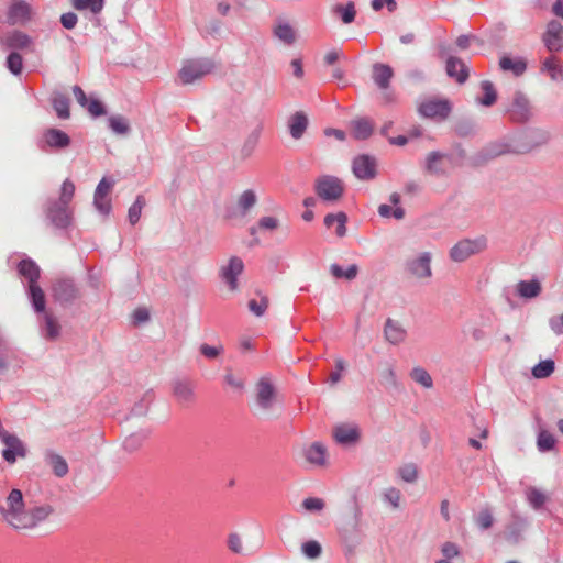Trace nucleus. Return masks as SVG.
I'll list each match as a JSON object with an SVG mask.
<instances>
[{
  "mask_svg": "<svg viewBox=\"0 0 563 563\" xmlns=\"http://www.w3.org/2000/svg\"><path fill=\"white\" fill-rule=\"evenodd\" d=\"M54 512L48 504L25 507L23 494L20 489L13 488L5 498L4 505L0 506V514L3 521L12 529L33 530L45 522Z\"/></svg>",
  "mask_w": 563,
  "mask_h": 563,
  "instance_id": "1",
  "label": "nucleus"
},
{
  "mask_svg": "<svg viewBox=\"0 0 563 563\" xmlns=\"http://www.w3.org/2000/svg\"><path fill=\"white\" fill-rule=\"evenodd\" d=\"M277 407V388L269 376H262L254 386L252 412L258 419L272 420L278 416L276 415Z\"/></svg>",
  "mask_w": 563,
  "mask_h": 563,
  "instance_id": "2",
  "label": "nucleus"
},
{
  "mask_svg": "<svg viewBox=\"0 0 563 563\" xmlns=\"http://www.w3.org/2000/svg\"><path fill=\"white\" fill-rule=\"evenodd\" d=\"M505 112L509 115L510 120L516 123H527L533 115L530 99L520 90L514 92L509 103L505 108Z\"/></svg>",
  "mask_w": 563,
  "mask_h": 563,
  "instance_id": "3",
  "label": "nucleus"
},
{
  "mask_svg": "<svg viewBox=\"0 0 563 563\" xmlns=\"http://www.w3.org/2000/svg\"><path fill=\"white\" fill-rule=\"evenodd\" d=\"M213 69L214 63L210 58L189 59L184 63L178 76L184 85H190L210 74Z\"/></svg>",
  "mask_w": 563,
  "mask_h": 563,
  "instance_id": "4",
  "label": "nucleus"
},
{
  "mask_svg": "<svg viewBox=\"0 0 563 563\" xmlns=\"http://www.w3.org/2000/svg\"><path fill=\"white\" fill-rule=\"evenodd\" d=\"M314 190L321 200L333 202L343 196L344 186L340 178L332 175H323L317 178Z\"/></svg>",
  "mask_w": 563,
  "mask_h": 563,
  "instance_id": "5",
  "label": "nucleus"
},
{
  "mask_svg": "<svg viewBox=\"0 0 563 563\" xmlns=\"http://www.w3.org/2000/svg\"><path fill=\"white\" fill-rule=\"evenodd\" d=\"M487 247V240L485 236L475 239H464L454 244L450 250V258L453 262L461 263L466 261L472 255L483 252Z\"/></svg>",
  "mask_w": 563,
  "mask_h": 563,
  "instance_id": "6",
  "label": "nucleus"
},
{
  "mask_svg": "<svg viewBox=\"0 0 563 563\" xmlns=\"http://www.w3.org/2000/svg\"><path fill=\"white\" fill-rule=\"evenodd\" d=\"M0 441L4 444L2 457L9 464H14L16 460L24 459L27 455L25 443L14 433L9 431H0Z\"/></svg>",
  "mask_w": 563,
  "mask_h": 563,
  "instance_id": "7",
  "label": "nucleus"
},
{
  "mask_svg": "<svg viewBox=\"0 0 563 563\" xmlns=\"http://www.w3.org/2000/svg\"><path fill=\"white\" fill-rule=\"evenodd\" d=\"M45 214L56 229L65 230L71 225L73 211L68 205L49 200L45 208Z\"/></svg>",
  "mask_w": 563,
  "mask_h": 563,
  "instance_id": "8",
  "label": "nucleus"
},
{
  "mask_svg": "<svg viewBox=\"0 0 563 563\" xmlns=\"http://www.w3.org/2000/svg\"><path fill=\"white\" fill-rule=\"evenodd\" d=\"M452 111V106L446 99H427L418 107V112L422 118L443 121Z\"/></svg>",
  "mask_w": 563,
  "mask_h": 563,
  "instance_id": "9",
  "label": "nucleus"
},
{
  "mask_svg": "<svg viewBox=\"0 0 563 563\" xmlns=\"http://www.w3.org/2000/svg\"><path fill=\"white\" fill-rule=\"evenodd\" d=\"M431 260L430 252H422L418 256L407 260L405 269L416 279H428L432 276Z\"/></svg>",
  "mask_w": 563,
  "mask_h": 563,
  "instance_id": "10",
  "label": "nucleus"
},
{
  "mask_svg": "<svg viewBox=\"0 0 563 563\" xmlns=\"http://www.w3.org/2000/svg\"><path fill=\"white\" fill-rule=\"evenodd\" d=\"M53 297L60 305H70L79 296L80 291L71 278H59L53 284Z\"/></svg>",
  "mask_w": 563,
  "mask_h": 563,
  "instance_id": "11",
  "label": "nucleus"
},
{
  "mask_svg": "<svg viewBox=\"0 0 563 563\" xmlns=\"http://www.w3.org/2000/svg\"><path fill=\"white\" fill-rule=\"evenodd\" d=\"M173 397L180 405H190L196 400L195 383L187 377H176L170 382Z\"/></svg>",
  "mask_w": 563,
  "mask_h": 563,
  "instance_id": "12",
  "label": "nucleus"
},
{
  "mask_svg": "<svg viewBox=\"0 0 563 563\" xmlns=\"http://www.w3.org/2000/svg\"><path fill=\"white\" fill-rule=\"evenodd\" d=\"M544 46L550 53H556L563 49V24L556 20H551L547 24V30L542 35Z\"/></svg>",
  "mask_w": 563,
  "mask_h": 563,
  "instance_id": "13",
  "label": "nucleus"
},
{
  "mask_svg": "<svg viewBox=\"0 0 563 563\" xmlns=\"http://www.w3.org/2000/svg\"><path fill=\"white\" fill-rule=\"evenodd\" d=\"M243 269V261L238 256H232L229 263L220 268L219 275L231 291H235L239 288L238 277L242 274Z\"/></svg>",
  "mask_w": 563,
  "mask_h": 563,
  "instance_id": "14",
  "label": "nucleus"
},
{
  "mask_svg": "<svg viewBox=\"0 0 563 563\" xmlns=\"http://www.w3.org/2000/svg\"><path fill=\"white\" fill-rule=\"evenodd\" d=\"M353 174L360 180H369L376 176V159L367 154H362L353 159Z\"/></svg>",
  "mask_w": 563,
  "mask_h": 563,
  "instance_id": "15",
  "label": "nucleus"
},
{
  "mask_svg": "<svg viewBox=\"0 0 563 563\" xmlns=\"http://www.w3.org/2000/svg\"><path fill=\"white\" fill-rule=\"evenodd\" d=\"M114 181L111 179H108L103 177L99 184L97 185V188L95 190L93 195V206L103 216H108L111 211V202L107 198L109 191L113 187Z\"/></svg>",
  "mask_w": 563,
  "mask_h": 563,
  "instance_id": "16",
  "label": "nucleus"
},
{
  "mask_svg": "<svg viewBox=\"0 0 563 563\" xmlns=\"http://www.w3.org/2000/svg\"><path fill=\"white\" fill-rule=\"evenodd\" d=\"M42 142V150H44L45 146L53 150H64L70 145V137L66 132L59 129L49 128L43 132Z\"/></svg>",
  "mask_w": 563,
  "mask_h": 563,
  "instance_id": "17",
  "label": "nucleus"
},
{
  "mask_svg": "<svg viewBox=\"0 0 563 563\" xmlns=\"http://www.w3.org/2000/svg\"><path fill=\"white\" fill-rule=\"evenodd\" d=\"M32 16L31 5L23 0H15L8 10V23L10 25H25Z\"/></svg>",
  "mask_w": 563,
  "mask_h": 563,
  "instance_id": "18",
  "label": "nucleus"
},
{
  "mask_svg": "<svg viewBox=\"0 0 563 563\" xmlns=\"http://www.w3.org/2000/svg\"><path fill=\"white\" fill-rule=\"evenodd\" d=\"M2 43L12 49H21L26 52H34L33 38L22 31H12L3 40Z\"/></svg>",
  "mask_w": 563,
  "mask_h": 563,
  "instance_id": "19",
  "label": "nucleus"
},
{
  "mask_svg": "<svg viewBox=\"0 0 563 563\" xmlns=\"http://www.w3.org/2000/svg\"><path fill=\"white\" fill-rule=\"evenodd\" d=\"M303 456L306 461L317 467H323L327 465L328 452L327 448L321 442H313L303 449Z\"/></svg>",
  "mask_w": 563,
  "mask_h": 563,
  "instance_id": "20",
  "label": "nucleus"
},
{
  "mask_svg": "<svg viewBox=\"0 0 563 563\" xmlns=\"http://www.w3.org/2000/svg\"><path fill=\"white\" fill-rule=\"evenodd\" d=\"M445 71L450 78H454L459 84H464L470 75L466 64L461 58L455 56L448 57Z\"/></svg>",
  "mask_w": 563,
  "mask_h": 563,
  "instance_id": "21",
  "label": "nucleus"
},
{
  "mask_svg": "<svg viewBox=\"0 0 563 563\" xmlns=\"http://www.w3.org/2000/svg\"><path fill=\"white\" fill-rule=\"evenodd\" d=\"M333 438L341 445H351L358 441L360 432L354 426L339 424L333 429Z\"/></svg>",
  "mask_w": 563,
  "mask_h": 563,
  "instance_id": "22",
  "label": "nucleus"
},
{
  "mask_svg": "<svg viewBox=\"0 0 563 563\" xmlns=\"http://www.w3.org/2000/svg\"><path fill=\"white\" fill-rule=\"evenodd\" d=\"M384 334L390 344L397 345L405 341L407 333L399 322L388 318L385 323Z\"/></svg>",
  "mask_w": 563,
  "mask_h": 563,
  "instance_id": "23",
  "label": "nucleus"
},
{
  "mask_svg": "<svg viewBox=\"0 0 563 563\" xmlns=\"http://www.w3.org/2000/svg\"><path fill=\"white\" fill-rule=\"evenodd\" d=\"M288 128L292 139H301L308 128V117L302 111L295 112L288 120Z\"/></svg>",
  "mask_w": 563,
  "mask_h": 563,
  "instance_id": "24",
  "label": "nucleus"
},
{
  "mask_svg": "<svg viewBox=\"0 0 563 563\" xmlns=\"http://www.w3.org/2000/svg\"><path fill=\"white\" fill-rule=\"evenodd\" d=\"M394 71L390 66L386 64H374L373 66V80L379 89H387Z\"/></svg>",
  "mask_w": 563,
  "mask_h": 563,
  "instance_id": "25",
  "label": "nucleus"
},
{
  "mask_svg": "<svg viewBox=\"0 0 563 563\" xmlns=\"http://www.w3.org/2000/svg\"><path fill=\"white\" fill-rule=\"evenodd\" d=\"M45 462L52 467L53 473L57 477H64L67 475L69 468L66 460L54 451L45 452Z\"/></svg>",
  "mask_w": 563,
  "mask_h": 563,
  "instance_id": "26",
  "label": "nucleus"
},
{
  "mask_svg": "<svg viewBox=\"0 0 563 563\" xmlns=\"http://www.w3.org/2000/svg\"><path fill=\"white\" fill-rule=\"evenodd\" d=\"M446 155L439 152L433 151L430 152L424 161V170L428 174L435 175V176H442L445 174V170L442 166V161Z\"/></svg>",
  "mask_w": 563,
  "mask_h": 563,
  "instance_id": "27",
  "label": "nucleus"
},
{
  "mask_svg": "<svg viewBox=\"0 0 563 563\" xmlns=\"http://www.w3.org/2000/svg\"><path fill=\"white\" fill-rule=\"evenodd\" d=\"M19 274L27 279L29 285L37 284V279L40 278V267L31 258L22 260L18 265Z\"/></svg>",
  "mask_w": 563,
  "mask_h": 563,
  "instance_id": "28",
  "label": "nucleus"
},
{
  "mask_svg": "<svg viewBox=\"0 0 563 563\" xmlns=\"http://www.w3.org/2000/svg\"><path fill=\"white\" fill-rule=\"evenodd\" d=\"M346 222H347V216L343 211H340L336 213H328L324 217V225L327 228L336 225L335 233L339 238H343L346 234Z\"/></svg>",
  "mask_w": 563,
  "mask_h": 563,
  "instance_id": "29",
  "label": "nucleus"
},
{
  "mask_svg": "<svg viewBox=\"0 0 563 563\" xmlns=\"http://www.w3.org/2000/svg\"><path fill=\"white\" fill-rule=\"evenodd\" d=\"M541 71L547 73L551 80L563 82V67L559 65L555 56H549L542 62Z\"/></svg>",
  "mask_w": 563,
  "mask_h": 563,
  "instance_id": "30",
  "label": "nucleus"
},
{
  "mask_svg": "<svg viewBox=\"0 0 563 563\" xmlns=\"http://www.w3.org/2000/svg\"><path fill=\"white\" fill-rule=\"evenodd\" d=\"M52 106L54 111L56 112V115L62 119L66 120L70 117L69 112V99L67 96L63 95L62 92H54L52 96Z\"/></svg>",
  "mask_w": 563,
  "mask_h": 563,
  "instance_id": "31",
  "label": "nucleus"
},
{
  "mask_svg": "<svg viewBox=\"0 0 563 563\" xmlns=\"http://www.w3.org/2000/svg\"><path fill=\"white\" fill-rule=\"evenodd\" d=\"M541 291L540 283L537 279L521 280L517 284V292L521 298H536Z\"/></svg>",
  "mask_w": 563,
  "mask_h": 563,
  "instance_id": "32",
  "label": "nucleus"
},
{
  "mask_svg": "<svg viewBox=\"0 0 563 563\" xmlns=\"http://www.w3.org/2000/svg\"><path fill=\"white\" fill-rule=\"evenodd\" d=\"M257 203V195L253 189L244 190L236 200V206L242 216H246Z\"/></svg>",
  "mask_w": 563,
  "mask_h": 563,
  "instance_id": "33",
  "label": "nucleus"
},
{
  "mask_svg": "<svg viewBox=\"0 0 563 563\" xmlns=\"http://www.w3.org/2000/svg\"><path fill=\"white\" fill-rule=\"evenodd\" d=\"M27 292L35 312H44L46 306L45 295L38 284L29 285Z\"/></svg>",
  "mask_w": 563,
  "mask_h": 563,
  "instance_id": "34",
  "label": "nucleus"
},
{
  "mask_svg": "<svg viewBox=\"0 0 563 563\" xmlns=\"http://www.w3.org/2000/svg\"><path fill=\"white\" fill-rule=\"evenodd\" d=\"M481 89L483 97L476 98V102L484 107H492L497 100V91L489 80H483L481 82Z\"/></svg>",
  "mask_w": 563,
  "mask_h": 563,
  "instance_id": "35",
  "label": "nucleus"
},
{
  "mask_svg": "<svg viewBox=\"0 0 563 563\" xmlns=\"http://www.w3.org/2000/svg\"><path fill=\"white\" fill-rule=\"evenodd\" d=\"M528 504L534 509H541L548 500V496L541 489L530 486L525 492Z\"/></svg>",
  "mask_w": 563,
  "mask_h": 563,
  "instance_id": "36",
  "label": "nucleus"
},
{
  "mask_svg": "<svg viewBox=\"0 0 563 563\" xmlns=\"http://www.w3.org/2000/svg\"><path fill=\"white\" fill-rule=\"evenodd\" d=\"M147 437H148V431H145V430H141V431L130 434L123 441L124 450L128 452L136 451L139 448L142 446V444L147 439Z\"/></svg>",
  "mask_w": 563,
  "mask_h": 563,
  "instance_id": "37",
  "label": "nucleus"
},
{
  "mask_svg": "<svg viewBox=\"0 0 563 563\" xmlns=\"http://www.w3.org/2000/svg\"><path fill=\"white\" fill-rule=\"evenodd\" d=\"M380 383L387 389H397L399 384L394 369V366L389 363H385L380 371Z\"/></svg>",
  "mask_w": 563,
  "mask_h": 563,
  "instance_id": "38",
  "label": "nucleus"
},
{
  "mask_svg": "<svg viewBox=\"0 0 563 563\" xmlns=\"http://www.w3.org/2000/svg\"><path fill=\"white\" fill-rule=\"evenodd\" d=\"M499 66L505 71H512L516 76L523 74L527 68L522 59H512L507 56L500 58Z\"/></svg>",
  "mask_w": 563,
  "mask_h": 563,
  "instance_id": "39",
  "label": "nucleus"
},
{
  "mask_svg": "<svg viewBox=\"0 0 563 563\" xmlns=\"http://www.w3.org/2000/svg\"><path fill=\"white\" fill-rule=\"evenodd\" d=\"M274 35L286 45H291L296 41L294 29L288 23H279L274 27Z\"/></svg>",
  "mask_w": 563,
  "mask_h": 563,
  "instance_id": "40",
  "label": "nucleus"
},
{
  "mask_svg": "<svg viewBox=\"0 0 563 563\" xmlns=\"http://www.w3.org/2000/svg\"><path fill=\"white\" fill-rule=\"evenodd\" d=\"M43 319V335L48 340H55L59 335V324L57 323L56 319L49 313H45Z\"/></svg>",
  "mask_w": 563,
  "mask_h": 563,
  "instance_id": "41",
  "label": "nucleus"
},
{
  "mask_svg": "<svg viewBox=\"0 0 563 563\" xmlns=\"http://www.w3.org/2000/svg\"><path fill=\"white\" fill-rule=\"evenodd\" d=\"M332 11H333V13L340 15V18L344 24L352 23L356 15L355 5L352 1L347 2L345 5L335 4L333 7Z\"/></svg>",
  "mask_w": 563,
  "mask_h": 563,
  "instance_id": "42",
  "label": "nucleus"
},
{
  "mask_svg": "<svg viewBox=\"0 0 563 563\" xmlns=\"http://www.w3.org/2000/svg\"><path fill=\"white\" fill-rule=\"evenodd\" d=\"M554 369H555L554 361L548 358V360L541 361L538 364H536L532 367L531 372H532V376L534 378L543 379V378L551 376V374L554 372Z\"/></svg>",
  "mask_w": 563,
  "mask_h": 563,
  "instance_id": "43",
  "label": "nucleus"
},
{
  "mask_svg": "<svg viewBox=\"0 0 563 563\" xmlns=\"http://www.w3.org/2000/svg\"><path fill=\"white\" fill-rule=\"evenodd\" d=\"M330 272L335 278L353 280L357 276L358 267L356 264H352L347 268H343L339 264H331Z\"/></svg>",
  "mask_w": 563,
  "mask_h": 563,
  "instance_id": "44",
  "label": "nucleus"
},
{
  "mask_svg": "<svg viewBox=\"0 0 563 563\" xmlns=\"http://www.w3.org/2000/svg\"><path fill=\"white\" fill-rule=\"evenodd\" d=\"M108 122L109 128L114 134L126 135L131 130L129 121L122 115H111L108 119Z\"/></svg>",
  "mask_w": 563,
  "mask_h": 563,
  "instance_id": "45",
  "label": "nucleus"
},
{
  "mask_svg": "<svg viewBox=\"0 0 563 563\" xmlns=\"http://www.w3.org/2000/svg\"><path fill=\"white\" fill-rule=\"evenodd\" d=\"M71 4L76 10H89L93 14H98L104 7V0H71Z\"/></svg>",
  "mask_w": 563,
  "mask_h": 563,
  "instance_id": "46",
  "label": "nucleus"
},
{
  "mask_svg": "<svg viewBox=\"0 0 563 563\" xmlns=\"http://www.w3.org/2000/svg\"><path fill=\"white\" fill-rule=\"evenodd\" d=\"M373 133V125L366 119H361L353 122V136L356 140H366Z\"/></svg>",
  "mask_w": 563,
  "mask_h": 563,
  "instance_id": "47",
  "label": "nucleus"
},
{
  "mask_svg": "<svg viewBox=\"0 0 563 563\" xmlns=\"http://www.w3.org/2000/svg\"><path fill=\"white\" fill-rule=\"evenodd\" d=\"M382 500L384 504L398 509L400 507L401 492L396 487H387L382 492Z\"/></svg>",
  "mask_w": 563,
  "mask_h": 563,
  "instance_id": "48",
  "label": "nucleus"
},
{
  "mask_svg": "<svg viewBox=\"0 0 563 563\" xmlns=\"http://www.w3.org/2000/svg\"><path fill=\"white\" fill-rule=\"evenodd\" d=\"M410 377L424 388H431L433 386L432 377L423 367L418 366L412 368L410 372Z\"/></svg>",
  "mask_w": 563,
  "mask_h": 563,
  "instance_id": "49",
  "label": "nucleus"
},
{
  "mask_svg": "<svg viewBox=\"0 0 563 563\" xmlns=\"http://www.w3.org/2000/svg\"><path fill=\"white\" fill-rule=\"evenodd\" d=\"M249 310L256 317L264 316L268 307V298L264 295H260V298L251 299L247 303Z\"/></svg>",
  "mask_w": 563,
  "mask_h": 563,
  "instance_id": "50",
  "label": "nucleus"
},
{
  "mask_svg": "<svg viewBox=\"0 0 563 563\" xmlns=\"http://www.w3.org/2000/svg\"><path fill=\"white\" fill-rule=\"evenodd\" d=\"M144 205L145 200L143 196H137L135 201L129 208L128 219L132 225H134L140 220Z\"/></svg>",
  "mask_w": 563,
  "mask_h": 563,
  "instance_id": "51",
  "label": "nucleus"
},
{
  "mask_svg": "<svg viewBox=\"0 0 563 563\" xmlns=\"http://www.w3.org/2000/svg\"><path fill=\"white\" fill-rule=\"evenodd\" d=\"M7 67L15 76L22 73L23 59L16 52H11L7 57Z\"/></svg>",
  "mask_w": 563,
  "mask_h": 563,
  "instance_id": "52",
  "label": "nucleus"
},
{
  "mask_svg": "<svg viewBox=\"0 0 563 563\" xmlns=\"http://www.w3.org/2000/svg\"><path fill=\"white\" fill-rule=\"evenodd\" d=\"M530 141L534 146H541L551 140V133L543 129H533L529 132Z\"/></svg>",
  "mask_w": 563,
  "mask_h": 563,
  "instance_id": "53",
  "label": "nucleus"
},
{
  "mask_svg": "<svg viewBox=\"0 0 563 563\" xmlns=\"http://www.w3.org/2000/svg\"><path fill=\"white\" fill-rule=\"evenodd\" d=\"M301 507L308 512H320L324 509L325 503L319 497H308L302 500Z\"/></svg>",
  "mask_w": 563,
  "mask_h": 563,
  "instance_id": "54",
  "label": "nucleus"
},
{
  "mask_svg": "<svg viewBox=\"0 0 563 563\" xmlns=\"http://www.w3.org/2000/svg\"><path fill=\"white\" fill-rule=\"evenodd\" d=\"M75 192V186L74 184L66 179L60 188V196L58 199H54L53 201L65 203L69 206V202L71 201Z\"/></svg>",
  "mask_w": 563,
  "mask_h": 563,
  "instance_id": "55",
  "label": "nucleus"
},
{
  "mask_svg": "<svg viewBox=\"0 0 563 563\" xmlns=\"http://www.w3.org/2000/svg\"><path fill=\"white\" fill-rule=\"evenodd\" d=\"M301 550H302V553L308 559H317L321 555V552H322L321 544L314 540H310V541L302 543Z\"/></svg>",
  "mask_w": 563,
  "mask_h": 563,
  "instance_id": "56",
  "label": "nucleus"
},
{
  "mask_svg": "<svg viewBox=\"0 0 563 563\" xmlns=\"http://www.w3.org/2000/svg\"><path fill=\"white\" fill-rule=\"evenodd\" d=\"M537 445H538L539 451H541V452L550 451L555 445V439L551 433H549L547 431H542L538 435Z\"/></svg>",
  "mask_w": 563,
  "mask_h": 563,
  "instance_id": "57",
  "label": "nucleus"
},
{
  "mask_svg": "<svg viewBox=\"0 0 563 563\" xmlns=\"http://www.w3.org/2000/svg\"><path fill=\"white\" fill-rule=\"evenodd\" d=\"M400 478L406 483H413L418 478L417 466L412 463L401 466L398 471Z\"/></svg>",
  "mask_w": 563,
  "mask_h": 563,
  "instance_id": "58",
  "label": "nucleus"
},
{
  "mask_svg": "<svg viewBox=\"0 0 563 563\" xmlns=\"http://www.w3.org/2000/svg\"><path fill=\"white\" fill-rule=\"evenodd\" d=\"M378 214L383 218L394 217L397 220H401L405 217V210L401 207L391 209L390 206L384 203L378 207Z\"/></svg>",
  "mask_w": 563,
  "mask_h": 563,
  "instance_id": "59",
  "label": "nucleus"
},
{
  "mask_svg": "<svg viewBox=\"0 0 563 563\" xmlns=\"http://www.w3.org/2000/svg\"><path fill=\"white\" fill-rule=\"evenodd\" d=\"M475 521L479 529L487 530L493 526L494 518L488 509H482Z\"/></svg>",
  "mask_w": 563,
  "mask_h": 563,
  "instance_id": "60",
  "label": "nucleus"
},
{
  "mask_svg": "<svg viewBox=\"0 0 563 563\" xmlns=\"http://www.w3.org/2000/svg\"><path fill=\"white\" fill-rule=\"evenodd\" d=\"M441 553L445 559L452 560L461 554L460 548L456 543L446 541L441 547Z\"/></svg>",
  "mask_w": 563,
  "mask_h": 563,
  "instance_id": "61",
  "label": "nucleus"
},
{
  "mask_svg": "<svg viewBox=\"0 0 563 563\" xmlns=\"http://www.w3.org/2000/svg\"><path fill=\"white\" fill-rule=\"evenodd\" d=\"M279 221L275 217H262L257 222V228L265 231H274L278 228Z\"/></svg>",
  "mask_w": 563,
  "mask_h": 563,
  "instance_id": "62",
  "label": "nucleus"
},
{
  "mask_svg": "<svg viewBox=\"0 0 563 563\" xmlns=\"http://www.w3.org/2000/svg\"><path fill=\"white\" fill-rule=\"evenodd\" d=\"M92 117H100L106 113V109L101 101L91 99L85 107Z\"/></svg>",
  "mask_w": 563,
  "mask_h": 563,
  "instance_id": "63",
  "label": "nucleus"
},
{
  "mask_svg": "<svg viewBox=\"0 0 563 563\" xmlns=\"http://www.w3.org/2000/svg\"><path fill=\"white\" fill-rule=\"evenodd\" d=\"M222 351H223L222 345L211 346L208 344H201V346H200V353L209 360H213V358L218 357Z\"/></svg>",
  "mask_w": 563,
  "mask_h": 563,
  "instance_id": "64",
  "label": "nucleus"
}]
</instances>
